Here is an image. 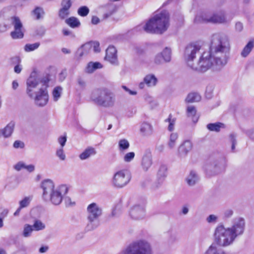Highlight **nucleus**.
<instances>
[{"label": "nucleus", "instance_id": "49", "mask_svg": "<svg viewBox=\"0 0 254 254\" xmlns=\"http://www.w3.org/2000/svg\"><path fill=\"white\" fill-rule=\"evenodd\" d=\"M78 14L81 16H86L89 12V8L86 6L79 7L77 11Z\"/></svg>", "mask_w": 254, "mask_h": 254}, {"label": "nucleus", "instance_id": "16", "mask_svg": "<svg viewBox=\"0 0 254 254\" xmlns=\"http://www.w3.org/2000/svg\"><path fill=\"white\" fill-rule=\"evenodd\" d=\"M192 143L189 140H185L178 147V153L180 157H185L192 148Z\"/></svg>", "mask_w": 254, "mask_h": 254}, {"label": "nucleus", "instance_id": "42", "mask_svg": "<svg viewBox=\"0 0 254 254\" xmlns=\"http://www.w3.org/2000/svg\"><path fill=\"white\" fill-rule=\"evenodd\" d=\"M160 54L162 55L164 62H169L171 61V51L170 49L166 48Z\"/></svg>", "mask_w": 254, "mask_h": 254}, {"label": "nucleus", "instance_id": "8", "mask_svg": "<svg viewBox=\"0 0 254 254\" xmlns=\"http://www.w3.org/2000/svg\"><path fill=\"white\" fill-rule=\"evenodd\" d=\"M86 212L88 220L87 229L88 230H94L99 225L97 220L102 215V208L99 204L92 202L87 206Z\"/></svg>", "mask_w": 254, "mask_h": 254}, {"label": "nucleus", "instance_id": "62", "mask_svg": "<svg viewBox=\"0 0 254 254\" xmlns=\"http://www.w3.org/2000/svg\"><path fill=\"white\" fill-rule=\"evenodd\" d=\"M25 170L29 173L33 172L35 170V166L33 164L26 165Z\"/></svg>", "mask_w": 254, "mask_h": 254}, {"label": "nucleus", "instance_id": "37", "mask_svg": "<svg viewBox=\"0 0 254 254\" xmlns=\"http://www.w3.org/2000/svg\"><path fill=\"white\" fill-rule=\"evenodd\" d=\"M215 171L217 173H220L224 171L226 166V161L224 160H221L220 161L215 163L214 164Z\"/></svg>", "mask_w": 254, "mask_h": 254}, {"label": "nucleus", "instance_id": "40", "mask_svg": "<svg viewBox=\"0 0 254 254\" xmlns=\"http://www.w3.org/2000/svg\"><path fill=\"white\" fill-rule=\"evenodd\" d=\"M32 199V196H27L24 197L20 201H19V206L22 208L28 207Z\"/></svg>", "mask_w": 254, "mask_h": 254}, {"label": "nucleus", "instance_id": "17", "mask_svg": "<svg viewBox=\"0 0 254 254\" xmlns=\"http://www.w3.org/2000/svg\"><path fill=\"white\" fill-rule=\"evenodd\" d=\"M15 126V122L11 121L4 128H0V138H6L10 137L14 131Z\"/></svg>", "mask_w": 254, "mask_h": 254}, {"label": "nucleus", "instance_id": "46", "mask_svg": "<svg viewBox=\"0 0 254 254\" xmlns=\"http://www.w3.org/2000/svg\"><path fill=\"white\" fill-rule=\"evenodd\" d=\"M40 43L39 42L33 44H27L24 47V50L27 52L33 51L38 49Z\"/></svg>", "mask_w": 254, "mask_h": 254}, {"label": "nucleus", "instance_id": "24", "mask_svg": "<svg viewBox=\"0 0 254 254\" xmlns=\"http://www.w3.org/2000/svg\"><path fill=\"white\" fill-rule=\"evenodd\" d=\"M102 65L99 62H90L88 64L86 67V72L87 73H92L96 69L101 68Z\"/></svg>", "mask_w": 254, "mask_h": 254}, {"label": "nucleus", "instance_id": "59", "mask_svg": "<svg viewBox=\"0 0 254 254\" xmlns=\"http://www.w3.org/2000/svg\"><path fill=\"white\" fill-rule=\"evenodd\" d=\"M233 211L232 209H228L224 211L223 215L225 218H229L232 216Z\"/></svg>", "mask_w": 254, "mask_h": 254}, {"label": "nucleus", "instance_id": "1", "mask_svg": "<svg viewBox=\"0 0 254 254\" xmlns=\"http://www.w3.org/2000/svg\"><path fill=\"white\" fill-rule=\"evenodd\" d=\"M231 49L230 40L228 36L223 33H215L211 38L210 51L216 70H219L227 63Z\"/></svg>", "mask_w": 254, "mask_h": 254}, {"label": "nucleus", "instance_id": "2", "mask_svg": "<svg viewBox=\"0 0 254 254\" xmlns=\"http://www.w3.org/2000/svg\"><path fill=\"white\" fill-rule=\"evenodd\" d=\"M244 228L245 220L240 217L234 219L231 227L218 225L214 230V242L220 247H228L233 243L238 236L243 233Z\"/></svg>", "mask_w": 254, "mask_h": 254}, {"label": "nucleus", "instance_id": "57", "mask_svg": "<svg viewBox=\"0 0 254 254\" xmlns=\"http://www.w3.org/2000/svg\"><path fill=\"white\" fill-rule=\"evenodd\" d=\"M36 32L37 35L42 36L45 34L46 32V29L43 27H40L36 30Z\"/></svg>", "mask_w": 254, "mask_h": 254}, {"label": "nucleus", "instance_id": "19", "mask_svg": "<svg viewBox=\"0 0 254 254\" xmlns=\"http://www.w3.org/2000/svg\"><path fill=\"white\" fill-rule=\"evenodd\" d=\"M199 176L194 171H190L185 178V182L190 187L194 186L199 181Z\"/></svg>", "mask_w": 254, "mask_h": 254}, {"label": "nucleus", "instance_id": "11", "mask_svg": "<svg viewBox=\"0 0 254 254\" xmlns=\"http://www.w3.org/2000/svg\"><path fill=\"white\" fill-rule=\"evenodd\" d=\"M200 48V45L197 43H191L186 48L184 56V60L190 68L194 65L193 61L196 58V54L199 52Z\"/></svg>", "mask_w": 254, "mask_h": 254}, {"label": "nucleus", "instance_id": "18", "mask_svg": "<svg viewBox=\"0 0 254 254\" xmlns=\"http://www.w3.org/2000/svg\"><path fill=\"white\" fill-rule=\"evenodd\" d=\"M210 23H227L229 22L224 13L222 12L211 14Z\"/></svg>", "mask_w": 254, "mask_h": 254}, {"label": "nucleus", "instance_id": "56", "mask_svg": "<svg viewBox=\"0 0 254 254\" xmlns=\"http://www.w3.org/2000/svg\"><path fill=\"white\" fill-rule=\"evenodd\" d=\"M163 61V58L160 53H159L155 56L154 58V62L156 64H161Z\"/></svg>", "mask_w": 254, "mask_h": 254}, {"label": "nucleus", "instance_id": "64", "mask_svg": "<svg viewBox=\"0 0 254 254\" xmlns=\"http://www.w3.org/2000/svg\"><path fill=\"white\" fill-rule=\"evenodd\" d=\"M49 250V247L47 246H42L39 250V252L41 254L46 253Z\"/></svg>", "mask_w": 254, "mask_h": 254}, {"label": "nucleus", "instance_id": "6", "mask_svg": "<svg viewBox=\"0 0 254 254\" xmlns=\"http://www.w3.org/2000/svg\"><path fill=\"white\" fill-rule=\"evenodd\" d=\"M119 254H154L152 244L145 239L132 241Z\"/></svg>", "mask_w": 254, "mask_h": 254}, {"label": "nucleus", "instance_id": "50", "mask_svg": "<svg viewBox=\"0 0 254 254\" xmlns=\"http://www.w3.org/2000/svg\"><path fill=\"white\" fill-rule=\"evenodd\" d=\"M236 137V134L234 133H231L229 135V139L232 143L231 150L232 151H234L235 149V146L237 143Z\"/></svg>", "mask_w": 254, "mask_h": 254}, {"label": "nucleus", "instance_id": "34", "mask_svg": "<svg viewBox=\"0 0 254 254\" xmlns=\"http://www.w3.org/2000/svg\"><path fill=\"white\" fill-rule=\"evenodd\" d=\"M217 245L214 242L212 243L208 248L204 254H218L221 249H219Z\"/></svg>", "mask_w": 254, "mask_h": 254}, {"label": "nucleus", "instance_id": "7", "mask_svg": "<svg viewBox=\"0 0 254 254\" xmlns=\"http://www.w3.org/2000/svg\"><path fill=\"white\" fill-rule=\"evenodd\" d=\"M91 99L97 105L104 107H113L115 102L114 95L106 88L94 90L92 93Z\"/></svg>", "mask_w": 254, "mask_h": 254}, {"label": "nucleus", "instance_id": "51", "mask_svg": "<svg viewBox=\"0 0 254 254\" xmlns=\"http://www.w3.org/2000/svg\"><path fill=\"white\" fill-rule=\"evenodd\" d=\"M26 166V164L20 161L17 162L13 166V168L17 171H19L22 169H25Z\"/></svg>", "mask_w": 254, "mask_h": 254}, {"label": "nucleus", "instance_id": "29", "mask_svg": "<svg viewBox=\"0 0 254 254\" xmlns=\"http://www.w3.org/2000/svg\"><path fill=\"white\" fill-rule=\"evenodd\" d=\"M179 135L177 132H172L171 133L168 142V146L170 149H173L176 146L177 141Z\"/></svg>", "mask_w": 254, "mask_h": 254}, {"label": "nucleus", "instance_id": "15", "mask_svg": "<svg viewBox=\"0 0 254 254\" xmlns=\"http://www.w3.org/2000/svg\"><path fill=\"white\" fill-rule=\"evenodd\" d=\"M117 50L114 46H110L106 50L105 60L112 64L118 63Z\"/></svg>", "mask_w": 254, "mask_h": 254}, {"label": "nucleus", "instance_id": "12", "mask_svg": "<svg viewBox=\"0 0 254 254\" xmlns=\"http://www.w3.org/2000/svg\"><path fill=\"white\" fill-rule=\"evenodd\" d=\"M168 174V168L166 165L161 164L157 170L156 173V181L154 185L156 189L160 187L165 182Z\"/></svg>", "mask_w": 254, "mask_h": 254}, {"label": "nucleus", "instance_id": "14", "mask_svg": "<svg viewBox=\"0 0 254 254\" xmlns=\"http://www.w3.org/2000/svg\"><path fill=\"white\" fill-rule=\"evenodd\" d=\"M153 164V159L151 152L146 150L143 154L141 160V167L144 172L148 171Z\"/></svg>", "mask_w": 254, "mask_h": 254}, {"label": "nucleus", "instance_id": "20", "mask_svg": "<svg viewBox=\"0 0 254 254\" xmlns=\"http://www.w3.org/2000/svg\"><path fill=\"white\" fill-rule=\"evenodd\" d=\"M211 13L208 12H201L196 15L194 22L196 23H210Z\"/></svg>", "mask_w": 254, "mask_h": 254}, {"label": "nucleus", "instance_id": "31", "mask_svg": "<svg viewBox=\"0 0 254 254\" xmlns=\"http://www.w3.org/2000/svg\"><path fill=\"white\" fill-rule=\"evenodd\" d=\"M224 125L221 123L209 124L207 125V128L210 131L218 132L221 128H224Z\"/></svg>", "mask_w": 254, "mask_h": 254}, {"label": "nucleus", "instance_id": "32", "mask_svg": "<svg viewBox=\"0 0 254 254\" xmlns=\"http://www.w3.org/2000/svg\"><path fill=\"white\" fill-rule=\"evenodd\" d=\"M65 22L71 28L78 27L80 25L79 20L76 17H71L66 19Z\"/></svg>", "mask_w": 254, "mask_h": 254}, {"label": "nucleus", "instance_id": "58", "mask_svg": "<svg viewBox=\"0 0 254 254\" xmlns=\"http://www.w3.org/2000/svg\"><path fill=\"white\" fill-rule=\"evenodd\" d=\"M24 144L23 142L20 140H16L13 143V147L15 148H22L24 147Z\"/></svg>", "mask_w": 254, "mask_h": 254}, {"label": "nucleus", "instance_id": "13", "mask_svg": "<svg viewBox=\"0 0 254 254\" xmlns=\"http://www.w3.org/2000/svg\"><path fill=\"white\" fill-rule=\"evenodd\" d=\"M129 215L134 220H141L146 217L145 206L144 204H136L131 208Z\"/></svg>", "mask_w": 254, "mask_h": 254}, {"label": "nucleus", "instance_id": "28", "mask_svg": "<svg viewBox=\"0 0 254 254\" xmlns=\"http://www.w3.org/2000/svg\"><path fill=\"white\" fill-rule=\"evenodd\" d=\"M91 50V45L89 43H87L83 45L79 48L77 51V55L81 57L87 54Z\"/></svg>", "mask_w": 254, "mask_h": 254}, {"label": "nucleus", "instance_id": "63", "mask_svg": "<svg viewBox=\"0 0 254 254\" xmlns=\"http://www.w3.org/2000/svg\"><path fill=\"white\" fill-rule=\"evenodd\" d=\"M100 21V19L96 16H93L91 19V23L92 24H98Z\"/></svg>", "mask_w": 254, "mask_h": 254}, {"label": "nucleus", "instance_id": "47", "mask_svg": "<svg viewBox=\"0 0 254 254\" xmlns=\"http://www.w3.org/2000/svg\"><path fill=\"white\" fill-rule=\"evenodd\" d=\"M33 13L37 19H39L43 17L44 11L43 8L37 7L33 11Z\"/></svg>", "mask_w": 254, "mask_h": 254}, {"label": "nucleus", "instance_id": "55", "mask_svg": "<svg viewBox=\"0 0 254 254\" xmlns=\"http://www.w3.org/2000/svg\"><path fill=\"white\" fill-rule=\"evenodd\" d=\"M58 143L60 144V147H64L65 145V143L66 142V136L65 135L61 136L58 139Z\"/></svg>", "mask_w": 254, "mask_h": 254}, {"label": "nucleus", "instance_id": "25", "mask_svg": "<svg viewBox=\"0 0 254 254\" xmlns=\"http://www.w3.org/2000/svg\"><path fill=\"white\" fill-rule=\"evenodd\" d=\"M196 110L193 106H189L187 109V115L188 117L192 119L193 122L196 123L198 120V117L196 116Z\"/></svg>", "mask_w": 254, "mask_h": 254}, {"label": "nucleus", "instance_id": "5", "mask_svg": "<svg viewBox=\"0 0 254 254\" xmlns=\"http://www.w3.org/2000/svg\"><path fill=\"white\" fill-rule=\"evenodd\" d=\"M41 187L43 190L42 196L44 199L55 205L61 204L68 191V188L65 185H62L55 187L53 181L50 179L43 181Z\"/></svg>", "mask_w": 254, "mask_h": 254}, {"label": "nucleus", "instance_id": "38", "mask_svg": "<svg viewBox=\"0 0 254 254\" xmlns=\"http://www.w3.org/2000/svg\"><path fill=\"white\" fill-rule=\"evenodd\" d=\"M55 155L62 161H65L66 159V154L64 148L62 147H59L56 149Z\"/></svg>", "mask_w": 254, "mask_h": 254}, {"label": "nucleus", "instance_id": "60", "mask_svg": "<svg viewBox=\"0 0 254 254\" xmlns=\"http://www.w3.org/2000/svg\"><path fill=\"white\" fill-rule=\"evenodd\" d=\"M65 205L67 206H70L75 204V202L72 201L71 199L69 197H66L64 199Z\"/></svg>", "mask_w": 254, "mask_h": 254}, {"label": "nucleus", "instance_id": "54", "mask_svg": "<svg viewBox=\"0 0 254 254\" xmlns=\"http://www.w3.org/2000/svg\"><path fill=\"white\" fill-rule=\"evenodd\" d=\"M69 14V11L66 9L61 8L59 11V16L62 19L66 18Z\"/></svg>", "mask_w": 254, "mask_h": 254}, {"label": "nucleus", "instance_id": "10", "mask_svg": "<svg viewBox=\"0 0 254 254\" xmlns=\"http://www.w3.org/2000/svg\"><path fill=\"white\" fill-rule=\"evenodd\" d=\"M214 63L211 59V55L209 52H204L203 53L199 60L192 65L191 68L193 70L200 72H205L211 66L216 70V66L214 65Z\"/></svg>", "mask_w": 254, "mask_h": 254}, {"label": "nucleus", "instance_id": "48", "mask_svg": "<svg viewBox=\"0 0 254 254\" xmlns=\"http://www.w3.org/2000/svg\"><path fill=\"white\" fill-rule=\"evenodd\" d=\"M218 220V217L215 214H210L206 218V221L209 224H215Z\"/></svg>", "mask_w": 254, "mask_h": 254}, {"label": "nucleus", "instance_id": "39", "mask_svg": "<svg viewBox=\"0 0 254 254\" xmlns=\"http://www.w3.org/2000/svg\"><path fill=\"white\" fill-rule=\"evenodd\" d=\"M10 20L14 28H23V24L18 17L15 16H12L10 17Z\"/></svg>", "mask_w": 254, "mask_h": 254}, {"label": "nucleus", "instance_id": "43", "mask_svg": "<svg viewBox=\"0 0 254 254\" xmlns=\"http://www.w3.org/2000/svg\"><path fill=\"white\" fill-rule=\"evenodd\" d=\"M165 122L169 123L168 130L170 131L174 130L176 123V119L172 118V116L170 115L169 117L165 120Z\"/></svg>", "mask_w": 254, "mask_h": 254}, {"label": "nucleus", "instance_id": "26", "mask_svg": "<svg viewBox=\"0 0 254 254\" xmlns=\"http://www.w3.org/2000/svg\"><path fill=\"white\" fill-rule=\"evenodd\" d=\"M201 99V96L198 93L192 92L189 94L186 98V102L187 103H192L198 102Z\"/></svg>", "mask_w": 254, "mask_h": 254}, {"label": "nucleus", "instance_id": "36", "mask_svg": "<svg viewBox=\"0 0 254 254\" xmlns=\"http://www.w3.org/2000/svg\"><path fill=\"white\" fill-rule=\"evenodd\" d=\"M63 88L60 86L55 87L52 92V97L53 100L57 102L61 96Z\"/></svg>", "mask_w": 254, "mask_h": 254}, {"label": "nucleus", "instance_id": "9", "mask_svg": "<svg viewBox=\"0 0 254 254\" xmlns=\"http://www.w3.org/2000/svg\"><path fill=\"white\" fill-rule=\"evenodd\" d=\"M131 174L127 169H122L116 172L112 179V184L116 188H122L130 181Z\"/></svg>", "mask_w": 254, "mask_h": 254}, {"label": "nucleus", "instance_id": "44", "mask_svg": "<svg viewBox=\"0 0 254 254\" xmlns=\"http://www.w3.org/2000/svg\"><path fill=\"white\" fill-rule=\"evenodd\" d=\"M135 157V153L133 152H129L124 154L123 160L125 163L131 162Z\"/></svg>", "mask_w": 254, "mask_h": 254}, {"label": "nucleus", "instance_id": "41", "mask_svg": "<svg viewBox=\"0 0 254 254\" xmlns=\"http://www.w3.org/2000/svg\"><path fill=\"white\" fill-rule=\"evenodd\" d=\"M32 226L35 231H41L46 228L45 224L40 220H36Z\"/></svg>", "mask_w": 254, "mask_h": 254}, {"label": "nucleus", "instance_id": "30", "mask_svg": "<svg viewBox=\"0 0 254 254\" xmlns=\"http://www.w3.org/2000/svg\"><path fill=\"white\" fill-rule=\"evenodd\" d=\"M13 39H21L24 36V29L23 28H14V30L10 33Z\"/></svg>", "mask_w": 254, "mask_h": 254}, {"label": "nucleus", "instance_id": "35", "mask_svg": "<svg viewBox=\"0 0 254 254\" xmlns=\"http://www.w3.org/2000/svg\"><path fill=\"white\" fill-rule=\"evenodd\" d=\"M34 231L32 225L25 224L23 227L22 235L24 237L28 238L31 236L33 231Z\"/></svg>", "mask_w": 254, "mask_h": 254}, {"label": "nucleus", "instance_id": "45", "mask_svg": "<svg viewBox=\"0 0 254 254\" xmlns=\"http://www.w3.org/2000/svg\"><path fill=\"white\" fill-rule=\"evenodd\" d=\"M109 8V11L104 14V17L105 18H108L113 15L114 13H115L117 11V7L111 3H108L107 4Z\"/></svg>", "mask_w": 254, "mask_h": 254}, {"label": "nucleus", "instance_id": "27", "mask_svg": "<svg viewBox=\"0 0 254 254\" xmlns=\"http://www.w3.org/2000/svg\"><path fill=\"white\" fill-rule=\"evenodd\" d=\"M129 146V143L126 139H121L118 141V149L120 152H124L127 150Z\"/></svg>", "mask_w": 254, "mask_h": 254}, {"label": "nucleus", "instance_id": "21", "mask_svg": "<svg viewBox=\"0 0 254 254\" xmlns=\"http://www.w3.org/2000/svg\"><path fill=\"white\" fill-rule=\"evenodd\" d=\"M140 132L144 136H149L153 132V127L150 123L143 122L140 125Z\"/></svg>", "mask_w": 254, "mask_h": 254}, {"label": "nucleus", "instance_id": "23", "mask_svg": "<svg viewBox=\"0 0 254 254\" xmlns=\"http://www.w3.org/2000/svg\"><path fill=\"white\" fill-rule=\"evenodd\" d=\"M96 154L95 149L92 147H89L85 149L79 156L81 160H84L89 158L91 156Z\"/></svg>", "mask_w": 254, "mask_h": 254}, {"label": "nucleus", "instance_id": "53", "mask_svg": "<svg viewBox=\"0 0 254 254\" xmlns=\"http://www.w3.org/2000/svg\"><path fill=\"white\" fill-rule=\"evenodd\" d=\"M91 45V49L93 48L95 53H98L100 51L99 43L97 42H89Z\"/></svg>", "mask_w": 254, "mask_h": 254}, {"label": "nucleus", "instance_id": "52", "mask_svg": "<svg viewBox=\"0 0 254 254\" xmlns=\"http://www.w3.org/2000/svg\"><path fill=\"white\" fill-rule=\"evenodd\" d=\"M71 5L70 0H63L62 2V6L63 9L69 10Z\"/></svg>", "mask_w": 254, "mask_h": 254}, {"label": "nucleus", "instance_id": "22", "mask_svg": "<svg viewBox=\"0 0 254 254\" xmlns=\"http://www.w3.org/2000/svg\"><path fill=\"white\" fill-rule=\"evenodd\" d=\"M143 81L148 87H155L158 83L157 78L154 74L151 73L146 75L143 78Z\"/></svg>", "mask_w": 254, "mask_h": 254}, {"label": "nucleus", "instance_id": "3", "mask_svg": "<svg viewBox=\"0 0 254 254\" xmlns=\"http://www.w3.org/2000/svg\"><path fill=\"white\" fill-rule=\"evenodd\" d=\"M49 80L44 78L30 76L26 81V93L39 107L46 106L49 101L48 92Z\"/></svg>", "mask_w": 254, "mask_h": 254}, {"label": "nucleus", "instance_id": "4", "mask_svg": "<svg viewBox=\"0 0 254 254\" xmlns=\"http://www.w3.org/2000/svg\"><path fill=\"white\" fill-rule=\"evenodd\" d=\"M170 25V15L166 10H158L142 26L147 33L162 34Z\"/></svg>", "mask_w": 254, "mask_h": 254}, {"label": "nucleus", "instance_id": "61", "mask_svg": "<svg viewBox=\"0 0 254 254\" xmlns=\"http://www.w3.org/2000/svg\"><path fill=\"white\" fill-rule=\"evenodd\" d=\"M235 29L238 32H241L243 29V25L241 22H238L236 23Z\"/></svg>", "mask_w": 254, "mask_h": 254}, {"label": "nucleus", "instance_id": "33", "mask_svg": "<svg viewBox=\"0 0 254 254\" xmlns=\"http://www.w3.org/2000/svg\"><path fill=\"white\" fill-rule=\"evenodd\" d=\"M254 46L253 41H250L244 47L241 52V56L243 57H246L251 52Z\"/></svg>", "mask_w": 254, "mask_h": 254}]
</instances>
